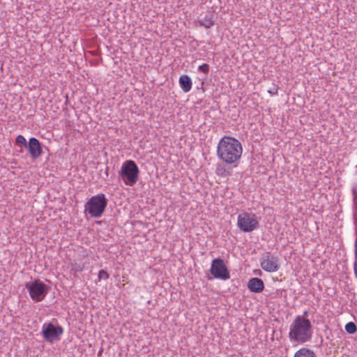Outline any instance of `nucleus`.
<instances>
[{"label": "nucleus", "mask_w": 357, "mask_h": 357, "mask_svg": "<svg viewBox=\"0 0 357 357\" xmlns=\"http://www.w3.org/2000/svg\"><path fill=\"white\" fill-rule=\"evenodd\" d=\"M108 200L103 193L92 196L84 205V213L91 218H99L104 213Z\"/></svg>", "instance_id": "nucleus-3"}, {"label": "nucleus", "mask_w": 357, "mask_h": 357, "mask_svg": "<svg viewBox=\"0 0 357 357\" xmlns=\"http://www.w3.org/2000/svg\"><path fill=\"white\" fill-rule=\"evenodd\" d=\"M248 288L251 292L261 293L264 289V284L261 279L252 278L248 281Z\"/></svg>", "instance_id": "nucleus-11"}, {"label": "nucleus", "mask_w": 357, "mask_h": 357, "mask_svg": "<svg viewBox=\"0 0 357 357\" xmlns=\"http://www.w3.org/2000/svg\"><path fill=\"white\" fill-rule=\"evenodd\" d=\"M139 169L136 162L128 160L124 162L119 172V177L129 186L134 185L139 178Z\"/></svg>", "instance_id": "nucleus-4"}, {"label": "nucleus", "mask_w": 357, "mask_h": 357, "mask_svg": "<svg viewBox=\"0 0 357 357\" xmlns=\"http://www.w3.org/2000/svg\"><path fill=\"white\" fill-rule=\"evenodd\" d=\"M208 280H211L212 279V277H208Z\"/></svg>", "instance_id": "nucleus-26"}, {"label": "nucleus", "mask_w": 357, "mask_h": 357, "mask_svg": "<svg viewBox=\"0 0 357 357\" xmlns=\"http://www.w3.org/2000/svg\"><path fill=\"white\" fill-rule=\"evenodd\" d=\"M66 98V102H65V104L67 105L69 102V100H68V95H66L65 96Z\"/></svg>", "instance_id": "nucleus-24"}, {"label": "nucleus", "mask_w": 357, "mask_h": 357, "mask_svg": "<svg viewBox=\"0 0 357 357\" xmlns=\"http://www.w3.org/2000/svg\"><path fill=\"white\" fill-rule=\"evenodd\" d=\"M109 273L103 269H101L98 273L99 280H101V279L107 280L109 278Z\"/></svg>", "instance_id": "nucleus-18"}, {"label": "nucleus", "mask_w": 357, "mask_h": 357, "mask_svg": "<svg viewBox=\"0 0 357 357\" xmlns=\"http://www.w3.org/2000/svg\"><path fill=\"white\" fill-rule=\"evenodd\" d=\"M278 89L274 87L273 89L268 90V92L271 94H275L277 93Z\"/></svg>", "instance_id": "nucleus-22"}, {"label": "nucleus", "mask_w": 357, "mask_h": 357, "mask_svg": "<svg viewBox=\"0 0 357 357\" xmlns=\"http://www.w3.org/2000/svg\"><path fill=\"white\" fill-rule=\"evenodd\" d=\"M307 316V312L305 311L304 313H303V315L302 316V317L306 318Z\"/></svg>", "instance_id": "nucleus-25"}, {"label": "nucleus", "mask_w": 357, "mask_h": 357, "mask_svg": "<svg viewBox=\"0 0 357 357\" xmlns=\"http://www.w3.org/2000/svg\"><path fill=\"white\" fill-rule=\"evenodd\" d=\"M198 70L205 74L209 72V66L207 63H203L198 67Z\"/></svg>", "instance_id": "nucleus-19"}, {"label": "nucleus", "mask_w": 357, "mask_h": 357, "mask_svg": "<svg viewBox=\"0 0 357 357\" xmlns=\"http://www.w3.org/2000/svg\"><path fill=\"white\" fill-rule=\"evenodd\" d=\"M354 257L355 259H357V236L354 243Z\"/></svg>", "instance_id": "nucleus-20"}, {"label": "nucleus", "mask_w": 357, "mask_h": 357, "mask_svg": "<svg viewBox=\"0 0 357 357\" xmlns=\"http://www.w3.org/2000/svg\"><path fill=\"white\" fill-rule=\"evenodd\" d=\"M243 153L241 142L234 137L224 136L218 142V157L227 165H237Z\"/></svg>", "instance_id": "nucleus-1"}, {"label": "nucleus", "mask_w": 357, "mask_h": 357, "mask_svg": "<svg viewBox=\"0 0 357 357\" xmlns=\"http://www.w3.org/2000/svg\"><path fill=\"white\" fill-rule=\"evenodd\" d=\"M345 331L349 334H354L357 331L355 323L350 321L345 325Z\"/></svg>", "instance_id": "nucleus-16"}, {"label": "nucleus", "mask_w": 357, "mask_h": 357, "mask_svg": "<svg viewBox=\"0 0 357 357\" xmlns=\"http://www.w3.org/2000/svg\"><path fill=\"white\" fill-rule=\"evenodd\" d=\"M199 22L201 26L206 28H210L214 24V21L212 20V15L210 13L206 15L204 19L200 20Z\"/></svg>", "instance_id": "nucleus-14"}, {"label": "nucleus", "mask_w": 357, "mask_h": 357, "mask_svg": "<svg viewBox=\"0 0 357 357\" xmlns=\"http://www.w3.org/2000/svg\"><path fill=\"white\" fill-rule=\"evenodd\" d=\"M210 273L216 279L227 280L230 278L229 271L221 258L213 259Z\"/></svg>", "instance_id": "nucleus-6"}, {"label": "nucleus", "mask_w": 357, "mask_h": 357, "mask_svg": "<svg viewBox=\"0 0 357 357\" xmlns=\"http://www.w3.org/2000/svg\"><path fill=\"white\" fill-rule=\"evenodd\" d=\"M354 269L355 276L357 278V259H355V261L354 263Z\"/></svg>", "instance_id": "nucleus-21"}, {"label": "nucleus", "mask_w": 357, "mask_h": 357, "mask_svg": "<svg viewBox=\"0 0 357 357\" xmlns=\"http://www.w3.org/2000/svg\"><path fill=\"white\" fill-rule=\"evenodd\" d=\"M216 173L219 176H226L230 175V172L226 169V168L223 166L218 165L216 169Z\"/></svg>", "instance_id": "nucleus-17"}, {"label": "nucleus", "mask_w": 357, "mask_h": 357, "mask_svg": "<svg viewBox=\"0 0 357 357\" xmlns=\"http://www.w3.org/2000/svg\"><path fill=\"white\" fill-rule=\"evenodd\" d=\"M26 149H28L33 160L40 157L43 153L42 144L36 137L29 139Z\"/></svg>", "instance_id": "nucleus-10"}, {"label": "nucleus", "mask_w": 357, "mask_h": 357, "mask_svg": "<svg viewBox=\"0 0 357 357\" xmlns=\"http://www.w3.org/2000/svg\"><path fill=\"white\" fill-rule=\"evenodd\" d=\"M20 149L17 150V152L19 153H23L24 152V146H18Z\"/></svg>", "instance_id": "nucleus-23"}, {"label": "nucleus", "mask_w": 357, "mask_h": 357, "mask_svg": "<svg viewBox=\"0 0 357 357\" xmlns=\"http://www.w3.org/2000/svg\"><path fill=\"white\" fill-rule=\"evenodd\" d=\"M260 266L266 272H276L280 268L279 259L267 252L261 258Z\"/></svg>", "instance_id": "nucleus-9"}, {"label": "nucleus", "mask_w": 357, "mask_h": 357, "mask_svg": "<svg viewBox=\"0 0 357 357\" xmlns=\"http://www.w3.org/2000/svg\"><path fill=\"white\" fill-rule=\"evenodd\" d=\"M294 357H317L315 353L307 348H301L297 351Z\"/></svg>", "instance_id": "nucleus-13"}, {"label": "nucleus", "mask_w": 357, "mask_h": 357, "mask_svg": "<svg viewBox=\"0 0 357 357\" xmlns=\"http://www.w3.org/2000/svg\"><path fill=\"white\" fill-rule=\"evenodd\" d=\"M25 287L27 289L32 300L36 302L42 301L45 298L50 288L39 279H36L31 283L26 282Z\"/></svg>", "instance_id": "nucleus-5"}, {"label": "nucleus", "mask_w": 357, "mask_h": 357, "mask_svg": "<svg viewBox=\"0 0 357 357\" xmlns=\"http://www.w3.org/2000/svg\"><path fill=\"white\" fill-rule=\"evenodd\" d=\"M63 333V329L61 326H54L52 323L44 324L41 331L44 340L49 343L59 340Z\"/></svg>", "instance_id": "nucleus-8"}, {"label": "nucleus", "mask_w": 357, "mask_h": 357, "mask_svg": "<svg viewBox=\"0 0 357 357\" xmlns=\"http://www.w3.org/2000/svg\"><path fill=\"white\" fill-rule=\"evenodd\" d=\"M312 324L307 318L297 316L290 326L289 337L291 340L304 343L312 338Z\"/></svg>", "instance_id": "nucleus-2"}, {"label": "nucleus", "mask_w": 357, "mask_h": 357, "mask_svg": "<svg viewBox=\"0 0 357 357\" xmlns=\"http://www.w3.org/2000/svg\"><path fill=\"white\" fill-rule=\"evenodd\" d=\"M238 227L245 232H250L258 227L259 222L255 214L252 215L248 213H243L238 216Z\"/></svg>", "instance_id": "nucleus-7"}, {"label": "nucleus", "mask_w": 357, "mask_h": 357, "mask_svg": "<svg viewBox=\"0 0 357 357\" xmlns=\"http://www.w3.org/2000/svg\"><path fill=\"white\" fill-rule=\"evenodd\" d=\"M178 83L182 90L187 93L190 91L192 88L191 78L187 75H183L179 77Z\"/></svg>", "instance_id": "nucleus-12"}, {"label": "nucleus", "mask_w": 357, "mask_h": 357, "mask_svg": "<svg viewBox=\"0 0 357 357\" xmlns=\"http://www.w3.org/2000/svg\"><path fill=\"white\" fill-rule=\"evenodd\" d=\"M15 144L17 146H23L26 149L28 142H26L24 136H22V135H19L17 136L15 139Z\"/></svg>", "instance_id": "nucleus-15"}]
</instances>
